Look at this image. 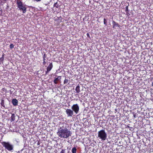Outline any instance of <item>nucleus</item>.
Listing matches in <instances>:
<instances>
[{
  "instance_id": "obj_15",
  "label": "nucleus",
  "mask_w": 153,
  "mask_h": 153,
  "mask_svg": "<svg viewBox=\"0 0 153 153\" xmlns=\"http://www.w3.org/2000/svg\"><path fill=\"white\" fill-rule=\"evenodd\" d=\"M69 81L68 79H65L64 80V84H69Z\"/></svg>"
},
{
  "instance_id": "obj_21",
  "label": "nucleus",
  "mask_w": 153,
  "mask_h": 153,
  "mask_svg": "<svg viewBox=\"0 0 153 153\" xmlns=\"http://www.w3.org/2000/svg\"><path fill=\"white\" fill-rule=\"evenodd\" d=\"M2 9L0 8V16L2 15Z\"/></svg>"
},
{
  "instance_id": "obj_3",
  "label": "nucleus",
  "mask_w": 153,
  "mask_h": 153,
  "mask_svg": "<svg viewBox=\"0 0 153 153\" xmlns=\"http://www.w3.org/2000/svg\"><path fill=\"white\" fill-rule=\"evenodd\" d=\"M16 4L20 10L22 11L23 13H25L26 12L27 8L26 5L22 3L21 1H19L18 0L17 1Z\"/></svg>"
},
{
  "instance_id": "obj_13",
  "label": "nucleus",
  "mask_w": 153,
  "mask_h": 153,
  "mask_svg": "<svg viewBox=\"0 0 153 153\" xmlns=\"http://www.w3.org/2000/svg\"><path fill=\"white\" fill-rule=\"evenodd\" d=\"M11 121H14L15 120V114H12L11 116Z\"/></svg>"
},
{
  "instance_id": "obj_12",
  "label": "nucleus",
  "mask_w": 153,
  "mask_h": 153,
  "mask_svg": "<svg viewBox=\"0 0 153 153\" xmlns=\"http://www.w3.org/2000/svg\"><path fill=\"white\" fill-rule=\"evenodd\" d=\"M6 0H0V6L3 5V4H4Z\"/></svg>"
},
{
  "instance_id": "obj_14",
  "label": "nucleus",
  "mask_w": 153,
  "mask_h": 153,
  "mask_svg": "<svg viewBox=\"0 0 153 153\" xmlns=\"http://www.w3.org/2000/svg\"><path fill=\"white\" fill-rule=\"evenodd\" d=\"M53 7H56V8H58L60 6L58 3V2H57L54 4L53 5Z\"/></svg>"
},
{
  "instance_id": "obj_7",
  "label": "nucleus",
  "mask_w": 153,
  "mask_h": 153,
  "mask_svg": "<svg viewBox=\"0 0 153 153\" xmlns=\"http://www.w3.org/2000/svg\"><path fill=\"white\" fill-rule=\"evenodd\" d=\"M53 67V64L52 62L50 63L48 67L47 68V70L45 71V75L47 74L49 71L51 70Z\"/></svg>"
},
{
  "instance_id": "obj_27",
  "label": "nucleus",
  "mask_w": 153,
  "mask_h": 153,
  "mask_svg": "<svg viewBox=\"0 0 153 153\" xmlns=\"http://www.w3.org/2000/svg\"><path fill=\"white\" fill-rule=\"evenodd\" d=\"M45 58H43V61H45V60H46V59Z\"/></svg>"
},
{
  "instance_id": "obj_5",
  "label": "nucleus",
  "mask_w": 153,
  "mask_h": 153,
  "mask_svg": "<svg viewBox=\"0 0 153 153\" xmlns=\"http://www.w3.org/2000/svg\"><path fill=\"white\" fill-rule=\"evenodd\" d=\"M71 108L76 114H78L79 110V107L77 104L73 105L71 107Z\"/></svg>"
},
{
  "instance_id": "obj_2",
  "label": "nucleus",
  "mask_w": 153,
  "mask_h": 153,
  "mask_svg": "<svg viewBox=\"0 0 153 153\" xmlns=\"http://www.w3.org/2000/svg\"><path fill=\"white\" fill-rule=\"evenodd\" d=\"M98 137L103 141L105 140L107 137V134L105 130L102 129L98 132Z\"/></svg>"
},
{
  "instance_id": "obj_8",
  "label": "nucleus",
  "mask_w": 153,
  "mask_h": 153,
  "mask_svg": "<svg viewBox=\"0 0 153 153\" xmlns=\"http://www.w3.org/2000/svg\"><path fill=\"white\" fill-rule=\"evenodd\" d=\"M112 26L113 28L114 29H116V28L117 27L120 28L121 26L120 25H119L117 22H115V21L113 20L112 21Z\"/></svg>"
},
{
  "instance_id": "obj_18",
  "label": "nucleus",
  "mask_w": 153,
  "mask_h": 153,
  "mask_svg": "<svg viewBox=\"0 0 153 153\" xmlns=\"http://www.w3.org/2000/svg\"><path fill=\"white\" fill-rule=\"evenodd\" d=\"M104 24L105 25V26H106L107 25V21L105 18L104 19Z\"/></svg>"
},
{
  "instance_id": "obj_26",
  "label": "nucleus",
  "mask_w": 153,
  "mask_h": 153,
  "mask_svg": "<svg viewBox=\"0 0 153 153\" xmlns=\"http://www.w3.org/2000/svg\"><path fill=\"white\" fill-rule=\"evenodd\" d=\"M46 62L45 61H43V62L42 63H43L44 65H45V64H46Z\"/></svg>"
},
{
  "instance_id": "obj_25",
  "label": "nucleus",
  "mask_w": 153,
  "mask_h": 153,
  "mask_svg": "<svg viewBox=\"0 0 153 153\" xmlns=\"http://www.w3.org/2000/svg\"><path fill=\"white\" fill-rule=\"evenodd\" d=\"M87 36H88V37L90 38V35L88 33H87Z\"/></svg>"
},
{
  "instance_id": "obj_24",
  "label": "nucleus",
  "mask_w": 153,
  "mask_h": 153,
  "mask_svg": "<svg viewBox=\"0 0 153 153\" xmlns=\"http://www.w3.org/2000/svg\"><path fill=\"white\" fill-rule=\"evenodd\" d=\"M65 151L63 150H62V151L60 153H64Z\"/></svg>"
},
{
  "instance_id": "obj_17",
  "label": "nucleus",
  "mask_w": 153,
  "mask_h": 153,
  "mask_svg": "<svg viewBox=\"0 0 153 153\" xmlns=\"http://www.w3.org/2000/svg\"><path fill=\"white\" fill-rule=\"evenodd\" d=\"M77 149L75 147L73 148L72 150V153H76Z\"/></svg>"
},
{
  "instance_id": "obj_6",
  "label": "nucleus",
  "mask_w": 153,
  "mask_h": 153,
  "mask_svg": "<svg viewBox=\"0 0 153 153\" xmlns=\"http://www.w3.org/2000/svg\"><path fill=\"white\" fill-rule=\"evenodd\" d=\"M66 113L68 117H72L74 114V112L71 109H67L66 110Z\"/></svg>"
},
{
  "instance_id": "obj_20",
  "label": "nucleus",
  "mask_w": 153,
  "mask_h": 153,
  "mask_svg": "<svg viewBox=\"0 0 153 153\" xmlns=\"http://www.w3.org/2000/svg\"><path fill=\"white\" fill-rule=\"evenodd\" d=\"M14 45L13 44H11L10 45V48L11 49H12L14 48Z\"/></svg>"
},
{
  "instance_id": "obj_1",
  "label": "nucleus",
  "mask_w": 153,
  "mask_h": 153,
  "mask_svg": "<svg viewBox=\"0 0 153 153\" xmlns=\"http://www.w3.org/2000/svg\"><path fill=\"white\" fill-rule=\"evenodd\" d=\"M62 127L58 129L57 134L61 138H67L71 135V133L67 129V127L64 126V124Z\"/></svg>"
},
{
  "instance_id": "obj_10",
  "label": "nucleus",
  "mask_w": 153,
  "mask_h": 153,
  "mask_svg": "<svg viewBox=\"0 0 153 153\" xmlns=\"http://www.w3.org/2000/svg\"><path fill=\"white\" fill-rule=\"evenodd\" d=\"M61 76H58V77L56 78L53 81L54 83L55 84H57L58 82V81L61 79Z\"/></svg>"
},
{
  "instance_id": "obj_23",
  "label": "nucleus",
  "mask_w": 153,
  "mask_h": 153,
  "mask_svg": "<svg viewBox=\"0 0 153 153\" xmlns=\"http://www.w3.org/2000/svg\"><path fill=\"white\" fill-rule=\"evenodd\" d=\"M46 55L45 54H44L43 56V58H46Z\"/></svg>"
},
{
  "instance_id": "obj_29",
  "label": "nucleus",
  "mask_w": 153,
  "mask_h": 153,
  "mask_svg": "<svg viewBox=\"0 0 153 153\" xmlns=\"http://www.w3.org/2000/svg\"><path fill=\"white\" fill-rule=\"evenodd\" d=\"M152 86H153V82H152Z\"/></svg>"
},
{
  "instance_id": "obj_31",
  "label": "nucleus",
  "mask_w": 153,
  "mask_h": 153,
  "mask_svg": "<svg viewBox=\"0 0 153 153\" xmlns=\"http://www.w3.org/2000/svg\"><path fill=\"white\" fill-rule=\"evenodd\" d=\"M1 61H3V60H2V58H1Z\"/></svg>"
},
{
  "instance_id": "obj_19",
  "label": "nucleus",
  "mask_w": 153,
  "mask_h": 153,
  "mask_svg": "<svg viewBox=\"0 0 153 153\" xmlns=\"http://www.w3.org/2000/svg\"><path fill=\"white\" fill-rule=\"evenodd\" d=\"M125 11L126 13H128V6H126V7Z\"/></svg>"
},
{
  "instance_id": "obj_28",
  "label": "nucleus",
  "mask_w": 153,
  "mask_h": 153,
  "mask_svg": "<svg viewBox=\"0 0 153 153\" xmlns=\"http://www.w3.org/2000/svg\"><path fill=\"white\" fill-rule=\"evenodd\" d=\"M4 89H5L4 88H2V90L3 91H4Z\"/></svg>"
},
{
  "instance_id": "obj_22",
  "label": "nucleus",
  "mask_w": 153,
  "mask_h": 153,
  "mask_svg": "<svg viewBox=\"0 0 153 153\" xmlns=\"http://www.w3.org/2000/svg\"><path fill=\"white\" fill-rule=\"evenodd\" d=\"M4 54H3L2 55V56L0 58V60H1V58H2V60H3L4 59Z\"/></svg>"
},
{
  "instance_id": "obj_30",
  "label": "nucleus",
  "mask_w": 153,
  "mask_h": 153,
  "mask_svg": "<svg viewBox=\"0 0 153 153\" xmlns=\"http://www.w3.org/2000/svg\"><path fill=\"white\" fill-rule=\"evenodd\" d=\"M127 127H128V128H129V127H129V126H127Z\"/></svg>"
},
{
  "instance_id": "obj_16",
  "label": "nucleus",
  "mask_w": 153,
  "mask_h": 153,
  "mask_svg": "<svg viewBox=\"0 0 153 153\" xmlns=\"http://www.w3.org/2000/svg\"><path fill=\"white\" fill-rule=\"evenodd\" d=\"M1 104L2 106L4 108L5 107V106L4 104V100H2Z\"/></svg>"
},
{
  "instance_id": "obj_9",
  "label": "nucleus",
  "mask_w": 153,
  "mask_h": 153,
  "mask_svg": "<svg viewBox=\"0 0 153 153\" xmlns=\"http://www.w3.org/2000/svg\"><path fill=\"white\" fill-rule=\"evenodd\" d=\"M12 103L14 106H17L18 105V101L16 99H13L12 100Z\"/></svg>"
},
{
  "instance_id": "obj_11",
  "label": "nucleus",
  "mask_w": 153,
  "mask_h": 153,
  "mask_svg": "<svg viewBox=\"0 0 153 153\" xmlns=\"http://www.w3.org/2000/svg\"><path fill=\"white\" fill-rule=\"evenodd\" d=\"M75 91L77 93H79L80 92V86L79 85L76 88Z\"/></svg>"
},
{
  "instance_id": "obj_4",
  "label": "nucleus",
  "mask_w": 153,
  "mask_h": 153,
  "mask_svg": "<svg viewBox=\"0 0 153 153\" xmlns=\"http://www.w3.org/2000/svg\"><path fill=\"white\" fill-rule=\"evenodd\" d=\"M1 144L6 149L9 151H11L13 149V146L8 142H1Z\"/></svg>"
}]
</instances>
